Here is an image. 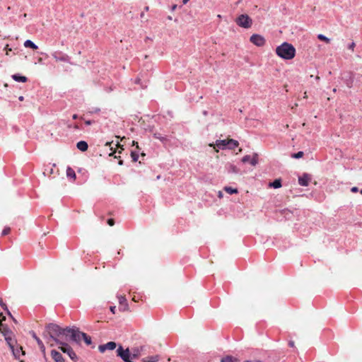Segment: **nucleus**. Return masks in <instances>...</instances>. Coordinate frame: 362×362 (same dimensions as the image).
Listing matches in <instances>:
<instances>
[{
	"label": "nucleus",
	"mask_w": 362,
	"mask_h": 362,
	"mask_svg": "<svg viewBox=\"0 0 362 362\" xmlns=\"http://www.w3.org/2000/svg\"><path fill=\"white\" fill-rule=\"evenodd\" d=\"M49 329L54 336L57 335L62 338L64 337L66 339H71L72 341L77 344L80 343L81 339H83L86 345H90L92 343L90 337L81 332L77 327H66L62 329L59 325L51 323Z\"/></svg>",
	"instance_id": "obj_1"
},
{
	"label": "nucleus",
	"mask_w": 362,
	"mask_h": 362,
	"mask_svg": "<svg viewBox=\"0 0 362 362\" xmlns=\"http://www.w3.org/2000/svg\"><path fill=\"white\" fill-rule=\"evenodd\" d=\"M51 325V324H49L46 326V330L47 331L49 335V339H48L47 341V343H49L50 344V346H54V342L55 344H59L60 345L59 349L63 351L64 353H66L67 354H69L71 351H73L72 348L68 344H66L65 341H71V339H66L59 336H57V335H53L52 334V333L50 332V329H49V326Z\"/></svg>",
	"instance_id": "obj_2"
},
{
	"label": "nucleus",
	"mask_w": 362,
	"mask_h": 362,
	"mask_svg": "<svg viewBox=\"0 0 362 362\" xmlns=\"http://www.w3.org/2000/svg\"><path fill=\"white\" fill-rule=\"evenodd\" d=\"M51 325V324H49L46 326V330L47 331L49 335V339H48L47 341V343H49L50 344V346H54V342L55 344H59L60 345L59 349L63 351L64 353H66L67 354H69L71 351H73L72 348L68 344H66L65 341H71V339H66L59 336H57V335H53L52 334V333L50 332V329H49V326Z\"/></svg>",
	"instance_id": "obj_3"
},
{
	"label": "nucleus",
	"mask_w": 362,
	"mask_h": 362,
	"mask_svg": "<svg viewBox=\"0 0 362 362\" xmlns=\"http://www.w3.org/2000/svg\"><path fill=\"white\" fill-rule=\"evenodd\" d=\"M276 54L284 59H292L296 55V49L290 43L284 42L276 48Z\"/></svg>",
	"instance_id": "obj_4"
},
{
	"label": "nucleus",
	"mask_w": 362,
	"mask_h": 362,
	"mask_svg": "<svg viewBox=\"0 0 362 362\" xmlns=\"http://www.w3.org/2000/svg\"><path fill=\"white\" fill-rule=\"evenodd\" d=\"M236 24L243 28L248 29L252 25V18L247 14H241L235 19Z\"/></svg>",
	"instance_id": "obj_5"
},
{
	"label": "nucleus",
	"mask_w": 362,
	"mask_h": 362,
	"mask_svg": "<svg viewBox=\"0 0 362 362\" xmlns=\"http://www.w3.org/2000/svg\"><path fill=\"white\" fill-rule=\"evenodd\" d=\"M228 144H233V147H238L239 145L238 141L233 139H227L224 140H216L215 144H210L209 146L215 148V146H216L218 148H224L227 147Z\"/></svg>",
	"instance_id": "obj_6"
},
{
	"label": "nucleus",
	"mask_w": 362,
	"mask_h": 362,
	"mask_svg": "<svg viewBox=\"0 0 362 362\" xmlns=\"http://www.w3.org/2000/svg\"><path fill=\"white\" fill-rule=\"evenodd\" d=\"M250 41L257 47H262L266 42L264 37L259 34H253L250 37Z\"/></svg>",
	"instance_id": "obj_7"
},
{
	"label": "nucleus",
	"mask_w": 362,
	"mask_h": 362,
	"mask_svg": "<svg viewBox=\"0 0 362 362\" xmlns=\"http://www.w3.org/2000/svg\"><path fill=\"white\" fill-rule=\"evenodd\" d=\"M52 57L55 59L56 62H69V57L61 51H55L52 53Z\"/></svg>",
	"instance_id": "obj_8"
},
{
	"label": "nucleus",
	"mask_w": 362,
	"mask_h": 362,
	"mask_svg": "<svg viewBox=\"0 0 362 362\" xmlns=\"http://www.w3.org/2000/svg\"><path fill=\"white\" fill-rule=\"evenodd\" d=\"M117 356H120L125 362L129 359V349H123L122 346H119L117 350Z\"/></svg>",
	"instance_id": "obj_9"
},
{
	"label": "nucleus",
	"mask_w": 362,
	"mask_h": 362,
	"mask_svg": "<svg viewBox=\"0 0 362 362\" xmlns=\"http://www.w3.org/2000/svg\"><path fill=\"white\" fill-rule=\"evenodd\" d=\"M15 358L19 360L21 362L23 361L21 359V356L25 355V352L23 351V348L21 346L16 345L13 349H11Z\"/></svg>",
	"instance_id": "obj_10"
},
{
	"label": "nucleus",
	"mask_w": 362,
	"mask_h": 362,
	"mask_svg": "<svg viewBox=\"0 0 362 362\" xmlns=\"http://www.w3.org/2000/svg\"><path fill=\"white\" fill-rule=\"evenodd\" d=\"M117 347V344L114 341H109L107 344L100 345L98 347L99 351L101 353L105 352L107 349L114 350Z\"/></svg>",
	"instance_id": "obj_11"
},
{
	"label": "nucleus",
	"mask_w": 362,
	"mask_h": 362,
	"mask_svg": "<svg viewBox=\"0 0 362 362\" xmlns=\"http://www.w3.org/2000/svg\"><path fill=\"white\" fill-rule=\"evenodd\" d=\"M119 310L121 312H125L129 310V305L127 303V300L124 296H119Z\"/></svg>",
	"instance_id": "obj_12"
},
{
	"label": "nucleus",
	"mask_w": 362,
	"mask_h": 362,
	"mask_svg": "<svg viewBox=\"0 0 362 362\" xmlns=\"http://www.w3.org/2000/svg\"><path fill=\"white\" fill-rule=\"evenodd\" d=\"M311 180L310 175L305 173L301 177L298 178V183L301 186H308Z\"/></svg>",
	"instance_id": "obj_13"
},
{
	"label": "nucleus",
	"mask_w": 362,
	"mask_h": 362,
	"mask_svg": "<svg viewBox=\"0 0 362 362\" xmlns=\"http://www.w3.org/2000/svg\"><path fill=\"white\" fill-rule=\"evenodd\" d=\"M51 356L55 362H64L62 355L56 350L51 351Z\"/></svg>",
	"instance_id": "obj_14"
},
{
	"label": "nucleus",
	"mask_w": 362,
	"mask_h": 362,
	"mask_svg": "<svg viewBox=\"0 0 362 362\" xmlns=\"http://www.w3.org/2000/svg\"><path fill=\"white\" fill-rule=\"evenodd\" d=\"M0 332L4 336V337L13 335V332L7 327L4 326L2 322L0 323Z\"/></svg>",
	"instance_id": "obj_15"
},
{
	"label": "nucleus",
	"mask_w": 362,
	"mask_h": 362,
	"mask_svg": "<svg viewBox=\"0 0 362 362\" xmlns=\"http://www.w3.org/2000/svg\"><path fill=\"white\" fill-rule=\"evenodd\" d=\"M13 335H10L5 337L7 344L10 347L11 350L15 347L17 344L16 341L12 337Z\"/></svg>",
	"instance_id": "obj_16"
},
{
	"label": "nucleus",
	"mask_w": 362,
	"mask_h": 362,
	"mask_svg": "<svg viewBox=\"0 0 362 362\" xmlns=\"http://www.w3.org/2000/svg\"><path fill=\"white\" fill-rule=\"evenodd\" d=\"M77 148L81 151H86L88 149V144L84 141H81L76 144Z\"/></svg>",
	"instance_id": "obj_17"
},
{
	"label": "nucleus",
	"mask_w": 362,
	"mask_h": 362,
	"mask_svg": "<svg viewBox=\"0 0 362 362\" xmlns=\"http://www.w3.org/2000/svg\"><path fill=\"white\" fill-rule=\"evenodd\" d=\"M66 176L71 178L73 180H76V176L75 171L71 167H68L66 169Z\"/></svg>",
	"instance_id": "obj_18"
},
{
	"label": "nucleus",
	"mask_w": 362,
	"mask_h": 362,
	"mask_svg": "<svg viewBox=\"0 0 362 362\" xmlns=\"http://www.w3.org/2000/svg\"><path fill=\"white\" fill-rule=\"evenodd\" d=\"M269 187L274 188H279L281 187V179H276L274 182L269 183Z\"/></svg>",
	"instance_id": "obj_19"
},
{
	"label": "nucleus",
	"mask_w": 362,
	"mask_h": 362,
	"mask_svg": "<svg viewBox=\"0 0 362 362\" xmlns=\"http://www.w3.org/2000/svg\"><path fill=\"white\" fill-rule=\"evenodd\" d=\"M12 78L13 80H15L16 81H18V82L25 83L28 81L27 77L23 76H18L17 74L13 75Z\"/></svg>",
	"instance_id": "obj_20"
},
{
	"label": "nucleus",
	"mask_w": 362,
	"mask_h": 362,
	"mask_svg": "<svg viewBox=\"0 0 362 362\" xmlns=\"http://www.w3.org/2000/svg\"><path fill=\"white\" fill-rule=\"evenodd\" d=\"M158 356H152L143 358L142 362H158Z\"/></svg>",
	"instance_id": "obj_21"
},
{
	"label": "nucleus",
	"mask_w": 362,
	"mask_h": 362,
	"mask_svg": "<svg viewBox=\"0 0 362 362\" xmlns=\"http://www.w3.org/2000/svg\"><path fill=\"white\" fill-rule=\"evenodd\" d=\"M24 46L25 47H30L33 49H37L38 48L37 46L30 40H27L26 41H25Z\"/></svg>",
	"instance_id": "obj_22"
},
{
	"label": "nucleus",
	"mask_w": 362,
	"mask_h": 362,
	"mask_svg": "<svg viewBox=\"0 0 362 362\" xmlns=\"http://www.w3.org/2000/svg\"><path fill=\"white\" fill-rule=\"evenodd\" d=\"M228 170L229 173H238L239 172V169L233 164H229L228 167Z\"/></svg>",
	"instance_id": "obj_23"
},
{
	"label": "nucleus",
	"mask_w": 362,
	"mask_h": 362,
	"mask_svg": "<svg viewBox=\"0 0 362 362\" xmlns=\"http://www.w3.org/2000/svg\"><path fill=\"white\" fill-rule=\"evenodd\" d=\"M224 190L230 194H237L238 192V189L235 188H232L230 187H225Z\"/></svg>",
	"instance_id": "obj_24"
},
{
	"label": "nucleus",
	"mask_w": 362,
	"mask_h": 362,
	"mask_svg": "<svg viewBox=\"0 0 362 362\" xmlns=\"http://www.w3.org/2000/svg\"><path fill=\"white\" fill-rule=\"evenodd\" d=\"M317 38L321 40V41H323L325 42H326L327 44H329L330 42V39L327 37L326 36H325L324 35L322 34H319L317 35Z\"/></svg>",
	"instance_id": "obj_25"
},
{
	"label": "nucleus",
	"mask_w": 362,
	"mask_h": 362,
	"mask_svg": "<svg viewBox=\"0 0 362 362\" xmlns=\"http://www.w3.org/2000/svg\"><path fill=\"white\" fill-rule=\"evenodd\" d=\"M237 360L232 356H226L221 359V362H236Z\"/></svg>",
	"instance_id": "obj_26"
},
{
	"label": "nucleus",
	"mask_w": 362,
	"mask_h": 362,
	"mask_svg": "<svg viewBox=\"0 0 362 362\" xmlns=\"http://www.w3.org/2000/svg\"><path fill=\"white\" fill-rule=\"evenodd\" d=\"M250 163L253 166L256 165L257 163V154H255L252 158H250Z\"/></svg>",
	"instance_id": "obj_27"
},
{
	"label": "nucleus",
	"mask_w": 362,
	"mask_h": 362,
	"mask_svg": "<svg viewBox=\"0 0 362 362\" xmlns=\"http://www.w3.org/2000/svg\"><path fill=\"white\" fill-rule=\"evenodd\" d=\"M68 355L71 358V360L74 361L77 360V356L74 351H71Z\"/></svg>",
	"instance_id": "obj_28"
},
{
	"label": "nucleus",
	"mask_w": 362,
	"mask_h": 362,
	"mask_svg": "<svg viewBox=\"0 0 362 362\" xmlns=\"http://www.w3.org/2000/svg\"><path fill=\"white\" fill-rule=\"evenodd\" d=\"M303 151H298V153L293 154L292 157L295 158H300L303 156Z\"/></svg>",
	"instance_id": "obj_29"
},
{
	"label": "nucleus",
	"mask_w": 362,
	"mask_h": 362,
	"mask_svg": "<svg viewBox=\"0 0 362 362\" xmlns=\"http://www.w3.org/2000/svg\"><path fill=\"white\" fill-rule=\"evenodd\" d=\"M0 305H1V306L4 309H5V310H7V313H8V315L11 317L13 318V316L11 315V313L9 312V310L7 309L6 305L5 303H1V302H0ZM13 320L14 321H16L14 319H13Z\"/></svg>",
	"instance_id": "obj_30"
},
{
	"label": "nucleus",
	"mask_w": 362,
	"mask_h": 362,
	"mask_svg": "<svg viewBox=\"0 0 362 362\" xmlns=\"http://www.w3.org/2000/svg\"><path fill=\"white\" fill-rule=\"evenodd\" d=\"M131 156L132 158V160L134 162H136L137 161L138 158H139V155L136 153V152H132L131 153Z\"/></svg>",
	"instance_id": "obj_31"
},
{
	"label": "nucleus",
	"mask_w": 362,
	"mask_h": 362,
	"mask_svg": "<svg viewBox=\"0 0 362 362\" xmlns=\"http://www.w3.org/2000/svg\"><path fill=\"white\" fill-rule=\"evenodd\" d=\"M11 232V228L10 227H5L4 229L2 231V235H6L9 234Z\"/></svg>",
	"instance_id": "obj_32"
},
{
	"label": "nucleus",
	"mask_w": 362,
	"mask_h": 362,
	"mask_svg": "<svg viewBox=\"0 0 362 362\" xmlns=\"http://www.w3.org/2000/svg\"><path fill=\"white\" fill-rule=\"evenodd\" d=\"M242 162H243V163L250 162V156L249 155L245 156L242 158Z\"/></svg>",
	"instance_id": "obj_33"
},
{
	"label": "nucleus",
	"mask_w": 362,
	"mask_h": 362,
	"mask_svg": "<svg viewBox=\"0 0 362 362\" xmlns=\"http://www.w3.org/2000/svg\"><path fill=\"white\" fill-rule=\"evenodd\" d=\"M38 346L42 351H45V348L42 341H38Z\"/></svg>",
	"instance_id": "obj_34"
},
{
	"label": "nucleus",
	"mask_w": 362,
	"mask_h": 362,
	"mask_svg": "<svg viewBox=\"0 0 362 362\" xmlns=\"http://www.w3.org/2000/svg\"><path fill=\"white\" fill-rule=\"evenodd\" d=\"M107 223H108V225H109V226H113L115 225V221H114V219H113V218H109V219L107 220Z\"/></svg>",
	"instance_id": "obj_35"
},
{
	"label": "nucleus",
	"mask_w": 362,
	"mask_h": 362,
	"mask_svg": "<svg viewBox=\"0 0 362 362\" xmlns=\"http://www.w3.org/2000/svg\"><path fill=\"white\" fill-rule=\"evenodd\" d=\"M356 45L354 42H351L349 45V49H351V51H354V47H355Z\"/></svg>",
	"instance_id": "obj_36"
},
{
	"label": "nucleus",
	"mask_w": 362,
	"mask_h": 362,
	"mask_svg": "<svg viewBox=\"0 0 362 362\" xmlns=\"http://www.w3.org/2000/svg\"><path fill=\"white\" fill-rule=\"evenodd\" d=\"M32 335H33V337L36 340V341H37V344H38V341H41V340H40V338H38V337L36 336L35 333H34V332H33Z\"/></svg>",
	"instance_id": "obj_37"
},
{
	"label": "nucleus",
	"mask_w": 362,
	"mask_h": 362,
	"mask_svg": "<svg viewBox=\"0 0 362 362\" xmlns=\"http://www.w3.org/2000/svg\"><path fill=\"white\" fill-rule=\"evenodd\" d=\"M5 50L6 51V54L8 55V52L11 51V49L8 47V45H7L5 47Z\"/></svg>",
	"instance_id": "obj_38"
},
{
	"label": "nucleus",
	"mask_w": 362,
	"mask_h": 362,
	"mask_svg": "<svg viewBox=\"0 0 362 362\" xmlns=\"http://www.w3.org/2000/svg\"><path fill=\"white\" fill-rule=\"evenodd\" d=\"M6 317L3 315V313L0 312V323L5 320Z\"/></svg>",
	"instance_id": "obj_39"
},
{
	"label": "nucleus",
	"mask_w": 362,
	"mask_h": 362,
	"mask_svg": "<svg viewBox=\"0 0 362 362\" xmlns=\"http://www.w3.org/2000/svg\"><path fill=\"white\" fill-rule=\"evenodd\" d=\"M227 147L229 148V149H235L236 147H233V144H228L227 145Z\"/></svg>",
	"instance_id": "obj_40"
},
{
	"label": "nucleus",
	"mask_w": 362,
	"mask_h": 362,
	"mask_svg": "<svg viewBox=\"0 0 362 362\" xmlns=\"http://www.w3.org/2000/svg\"><path fill=\"white\" fill-rule=\"evenodd\" d=\"M110 309V311H111L113 314H115V313L116 306H111Z\"/></svg>",
	"instance_id": "obj_41"
},
{
	"label": "nucleus",
	"mask_w": 362,
	"mask_h": 362,
	"mask_svg": "<svg viewBox=\"0 0 362 362\" xmlns=\"http://www.w3.org/2000/svg\"><path fill=\"white\" fill-rule=\"evenodd\" d=\"M288 346H289L290 347H294V346H295L294 341H288Z\"/></svg>",
	"instance_id": "obj_42"
},
{
	"label": "nucleus",
	"mask_w": 362,
	"mask_h": 362,
	"mask_svg": "<svg viewBox=\"0 0 362 362\" xmlns=\"http://www.w3.org/2000/svg\"><path fill=\"white\" fill-rule=\"evenodd\" d=\"M351 192H358V187H352V188H351Z\"/></svg>",
	"instance_id": "obj_43"
},
{
	"label": "nucleus",
	"mask_w": 362,
	"mask_h": 362,
	"mask_svg": "<svg viewBox=\"0 0 362 362\" xmlns=\"http://www.w3.org/2000/svg\"><path fill=\"white\" fill-rule=\"evenodd\" d=\"M85 124H87V125H90L92 124V122L90 120H87L85 122Z\"/></svg>",
	"instance_id": "obj_44"
},
{
	"label": "nucleus",
	"mask_w": 362,
	"mask_h": 362,
	"mask_svg": "<svg viewBox=\"0 0 362 362\" xmlns=\"http://www.w3.org/2000/svg\"><path fill=\"white\" fill-rule=\"evenodd\" d=\"M177 8V5L176 4H174L173 6H172V11H175Z\"/></svg>",
	"instance_id": "obj_45"
},
{
	"label": "nucleus",
	"mask_w": 362,
	"mask_h": 362,
	"mask_svg": "<svg viewBox=\"0 0 362 362\" xmlns=\"http://www.w3.org/2000/svg\"><path fill=\"white\" fill-rule=\"evenodd\" d=\"M73 119H76L78 118V115L76 114H74L73 116H72Z\"/></svg>",
	"instance_id": "obj_46"
},
{
	"label": "nucleus",
	"mask_w": 362,
	"mask_h": 362,
	"mask_svg": "<svg viewBox=\"0 0 362 362\" xmlns=\"http://www.w3.org/2000/svg\"><path fill=\"white\" fill-rule=\"evenodd\" d=\"M118 163H119V165H123V160H119Z\"/></svg>",
	"instance_id": "obj_47"
},
{
	"label": "nucleus",
	"mask_w": 362,
	"mask_h": 362,
	"mask_svg": "<svg viewBox=\"0 0 362 362\" xmlns=\"http://www.w3.org/2000/svg\"><path fill=\"white\" fill-rule=\"evenodd\" d=\"M222 197H223V194H222V192H218V197H219V198H221Z\"/></svg>",
	"instance_id": "obj_48"
},
{
	"label": "nucleus",
	"mask_w": 362,
	"mask_h": 362,
	"mask_svg": "<svg viewBox=\"0 0 362 362\" xmlns=\"http://www.w3.org/2000/svg\"><path fill=\"white\" fill-rule=\"evenodd\" d=\"M189 0H182L183 4H186Z\"/></svg>",
	"instance_id": "obj_49"
},
{
	"label": "nucleus",
	"mask_w": 362,
	"mask_h": 362,
	"mask_svg": "<svg viewBox=\"0 0 362 362\" xmlns=\"http://www.w3.org/2000/svg\"><path fill=\"white\" fill-rule=\"evenodd\" d=\"M74 129H79V127H78V124H75V125L74 126Z\"/></svg>",
	"instance_id": "obj_50"
},
{
	"label": "nucleus",
	"mask_w": 362,
	"mask_h": 362,
	"mask_svg": "<svg viewBox=\"0 0 362 362\" xmlns=\"http://www.w3.org/2000/svg\"><path fill=\"white\" fill-rule=\"evenodd\" d=\"M216 152H218V148L215 146V148H214Z\"/></svg>",
	"instance_id": "obj_51"
},
{
	"label": "nucleus",
	"mask_w": 362,
	"mask_h": 362,
	"mask_svg": "<svg viewBox=\"0 0 362 362\" xmlns=\"http://www.w3.org/2000/svg\"><path fill=\"white\" fill-rule=\"evenodd\" d=\"M144 10H145L146 11H148L149 10V7H148V6H146V7L144 8Z\"/></svg>",
	"instance_id": "obj_52"
},
{
	"label": "nucleus",
	"mask_w": 362,
	"mask_h": 362,
	"mask_svg": "<svg viewBox=\"0 0 362 362\" xmlns=\"http://www.w3.org/2000/svg\"><path fill=\"white\" fill-rule=\"evenodd\" d=\"M19 100L23 101V96H20L19 97Z\"/></svg>",
	"instance_id": "obj_53"
},
{
	"label": "nucleus",
	"mask_w": 362,
	"mask_h": 362,
	"mask_svg": "<svg viewBox=\"0 0 362 362\" xmlns=\"http://www.w3.org/2000/svg\"><path fill=\"white\" fill-rule=\"evenodd\" d=\"M304 98H308V95H307V93H306V92H305V93H304Z\"/></svg>",
	"instance_id": "obj_54"
},
{
	"label": "nucleus",
	"mask_w": 362,
	"mask_h": 362,
	"mask_svg": "<svg viewBox=\"0 0 362 362\" xmlns=\"http://www.w3.org/2000/svg\"><path fill=\"white\" fill-rule=\"evenodd\" d=\"M320 76H317L315 77V79H316V80H317V81H318V80H320Z\"/></svg>",
	"instance_id": "obj_55"
},
{
	"label": "nucleus",
	"mask_w": 362,
	"mask_h": 362,
	"mask_svg": "<svg viewBox=\"0 0 362 362\" xmlns=\"http://www.w3.org/2000/svg\"><path fill=\"white\" fill-rule=\"evenodd\" d=\"M135 144H136V148H139L138 143H135V141H134L133 144L134 145Z\"/></svg>",
	"instance_id": "obj_56"
},
{
	"label": "nucleus",
	"mask_w": 362,
	"mask_h": 362,
	"mask_svg": "<svg viewBox=\"0 0 362 362\" xmlns=\"http://www.w3.org/2000/svg\"><path fill=\"white\" fill-rule=\"evenodd\" d=\"M144 16V13H141V18H143Z\"/></svg>",
	"instance_id": "obj_57"
},
{
	"label": "nucleus",
	"mask_w": 362,
	"mask_h": 362,
	"mask_svg": "<svg viewBox=\"0 0 362 362\" xmlns=\"http://www.w3.org/2000/svg\"><path fill=\"white\" fill-rule=\"evenodd\" d=\"M168 20H172V17H171V16H168Z\"/></svg>",
	"instance_id": "obj_58"
},
{
	"label": "nucleus",
	"mask_w": 362,
	"mask_h": 362,
	"mask_svg": "<svg viewBox=\"0 0 362 362\" xmlns=\"http://www.w3.org/2000/svg\"><path fill=\"white\" fill-rule=\"evenodd\" d=\"M42 62V58H40L39 59V62Z\"/></svg>",
	"instance_id": "obj_59"
},
{
	"label": "nucleus",
	"mask_w": 362,
	"mask_h": 362,
	"mask_svg": "<svg viewBox=\"0 0 362 362\" xmlns=\"http://www.w3.org/2000/svg\"><path fill=\"white\" fill-rule=\"evenodd\" d=\"M218 18H221V16L220 14L218 15Z\"/></svg>",
	"instance_id": "obj_60"
},
{
	"label": "nucleus",
	"mask_w": 362,
	"mask_h": 362,
	"mask_svg": "<svg viewBox=\"0 0 362 362\" xmlns=\"http://www.w3.org/2000/svg\"><path fill=\"white\" fill-rule=\"evenodd\" d=\"M141 156H145V153H141Z\"/></svg>",
	"instance_id": "obj_61"
},
{
	"label": "nucleus",
	"mask_w": 362,
	"mask_h": 362,
	"mask_svg": "<svg viewBox=\"0 0 362 362\" xmlns=\"http://www.w3.org/2000/svg\"><path fill=\"white\" fill-rule=\"evenodd\" d=\"M361 194H362V189L361 190Z\"/></svg>",
	"instance_id": "obj_62"
}]
</instances>
